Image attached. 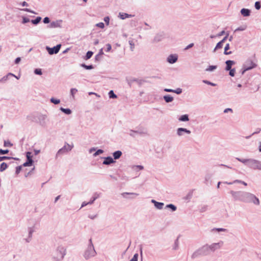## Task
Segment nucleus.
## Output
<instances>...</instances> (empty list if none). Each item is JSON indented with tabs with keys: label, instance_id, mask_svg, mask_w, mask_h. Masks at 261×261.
Masks as SVG:
<instances>
[{
	"label": "nucleus",
	"instance_id": "obj_1",
	"mask_svg": "<svg viewBox=\"0 0 261 261\" xmlns=\"http://www.w3.org/2000/svg\"><path fill=\"white\" fill-rule=\"evenodd\" d=\"M65 254V250L63 247H59L53 254L54 261L61 260Z\"/></svg>",
	"mask_w": 261,
	"mask_h": 261
},
{
	"label": "nucleus",
	"instance_id": "obj_2",
	"mask_svg": "<svg viewBox=\"0 0 261 261\" xmlns=\"http://www.w3.org/2000/svg\"><path fill=\"white\" fill-rule=\"evenodd\" d=\"M253 199L256 200V204L258 205L259 204V199L253 194L248 193H245L242 197L241 200L246 202H251Z\"/></svg>",
	"mask_w": 261,
	"mask_h": 261
},
{
	"label": "nucleus",
	"instance_id": "obj_3",
	"mask_svg": "<svg viewBox=\"0 0 261 261\" xmlns=\"http://www.w3.org/2000/svg\"><path fill=\"white\" fill-rule=\"evenodd\" d=\"M73 147L72 145H69V144H66L65 146L61 149H60L58 152V154H62L63 153H65L66 152H67L68 151H70L72 149Z\"/></svg>",
	"mask_w": 261,
	"mask_h": 261
},
{
	"label": "nucleus",
	"instance_id": "obj_4",
	"mask_svg": "<svg viewBox=\"0 0 261 261\" xmlns=\"http://www.w3.org/2000/svg\"><path fill=\"white\" fill-rule=\"evenodd\" d=\"M61 48V45H57L56 46L54 47L53 48H48L47 49L48 50V53L50 55H53L54 54H57L59 52L60 49Z\"/></svg>",
	"mask_w": 261,
	"mask_h": 261
},
{
	"label": "nucleus",
	"instance_id": "obj_5",
	"mask_svg": "<svg viewBox=\"0 0 261 261\" xmlns=\"http://www.w3.org/2000/svg\"><path fill=\"white\" fill-rule=\"evenodd\" d=\"M227 38V36H225L221 41L218 42L217 44L216 45V46L215 47L214 49V51H215L216 49L221 48L222 47L223 43L226 40Z\"/></svg>",
	"mask_w": 261,
	"mask_h": 261
},
{
	"label": "nucleus",
	"instance_id": "obj_6",
	"mask_svg": "<svg viewBox=\"0 0 261 261\" xmlns=\"http://www.w3.org/2000/svg\"><path fill=\"white\" fill-rule=\"evenodd\" d=\"M235 62L233 61L228 60L226 62V70H229L231 69V66L232 65L234 64Z\"/></svg>",
	"mask_w": 261,
	"mask_h": 261
},
{
	"label": "nucleus",
	"instance_id": "obj_7",
	"mask_svg": "<svg viewBox=\"0 0 261 261\" xmlns=\"http://www.w3.org/2000/svg\"><path fill=\"white\" fill-rule=\"evenodd\" d=\"M177 57L174 55H170L168 58V61L170 63H174L177 61Z\"/></svg>",
	"mask_w": 261,
	"mask_h": 261
},
{
	"label": "nucleus",
	"instance_id": "obj_8",
	"mask_svg": "<svg viewBox=\"0 0 261 261\" xmlns=\"http://www.w3.org/2000/svg\"><path fill=\"white\" fill-rule=\"evenodd\" d=\"M241 13L244 16H248L250 15V11L249 9L243 8L241 10Z\"/></svg>",
	"mask_w": 261,
	"mask_h": 261
},
{
	"label": "nucleus",
	"instance_id": "obj_9",
	"mask_svg": "<svg viewBox=\"0 0 261 261\" xmlns=\"http://www.w3.org/2000/svg\"><path fill=\"white\" fill-rule=\"evenodd\" d=\"M256 66V65L254 63L251 62L250 63V66L246 67L245 69L243 71L242 74H244L245 73V72L247 70L251 69L255 67Z\"/></svg>",
	"mask_w": 261,
	"mask_h": 261
},
{
	"label": "nucleus",
	"instance_id": "obj_10",
	"mask_svg": "<svg viewBox=\"0 0 261 261\" xmlns=\"http://www.w3.org/2000/svg\"><path fill=\"white\" fill-rule=\"evenodd\" d=\"M114 162V161L111 157H108L103 161V164L105 165H109V164H110L111 163H112Z\"/></svg>",
	"mask_w": 261,
	"mask_h": 261
},
{
	"label": "nucleus",
	"instance_id": "obj_11",
	"mask_svg": "<svg viewBox=\"0 0 261 261\" xmlns=\"http://www.w3.org/2000/svg\"><path fill=\"white\" fill-rule=\"evenodd\" d=\"M181 132H186L188 134H190L191 132L189 130H187L186 128H179L177 129V134L179 136L182 135Z\"/></svg>",
	"mask_w": 261,
	"mask_h": 261
},
{
	"label": "nucleus",
	"instance_id": "obj_12",
	"mask_svg": "<svg viewBox=\"0 0 261 261\" xmlns=\"http://www.w3.org/2000/svg\"><path fill=\"white\" fill-rule=\"evenodd\" d=\"M223 242H221V243H219L217 244H214L211 246V248L214 249V250L220 248L221 246L222 245Z\"/></svg>",
	"mask_w": 261,
	"mask_h": 261
},
{
	"label": "nucleus",
	"instance_id": "obj_13",
	"mask_svg": "<svg viewBox=\"0 0 261 261\" xmlns=\"http://www.w3.org/2000/svg\"><path fill=\"white\" fill-rule=\"evenodd\" d=\"M122 155V152L120 151H116L113 153V156L114 159H118Z\"/></svg>",
	"mask_w": 261,
	"mask_h": 261
},
{
	"label": "nucleus",
	"instance_id": "obj_14",
	"mask_svg": "<svg viewBox=\"0 0 261 261\" xmlns=\"http://www.w3.org/2000/svg\"><path fill=\"white\" fill-rule=\"evenodd\" d=\"M230 193L232 195V196H233L234 198H236V199H240V200H241V199L242 198V197L241 198H239V195L240 194V192H234L233 191H231L230 192Z\"/></svg>",
	"mask_w": 261,
	"mask_h": 261
},
{
	"label": "nucleus",
	"instance_id": "obj_15",
	"mask_svg": "<svg viewBox=\"0 0 261 261\" xmlns=\"http://www.w3.org/2000/svg\"><path fill=\"white\" fill-rule=\"evenodd\" d=\"M152 202H154L155 203V206L159 209H161L162 208L163 205H164V203H161V202H156L154 200H152Z\"/></svg>",
	"mask_w": 261,
	"mask_h": 261
},
{
	"label": "nucleus",
	"instance_id": "obj_16",
	"mask_svg": "<svg viewBox=\"0 0 261 261\" xmlns=\"http://www.w3.org/2000/svg\"><path fill=\"white\" fill-rule=\"evenodd\" d=\"M164 98L167 102H171L173 100V98L170 95L164 96Z\"/></svg>",
	"mask_w": 261,
	"mask_h": 261
},
{
	"label": "nucleus",
	"instance_id": "obj_17",
	"mask_svg": "<svg viewBox=\"0 0 261 261\" xmlns=\"http://www.w3.org/2000/svg\"><path fill=\"white\" fill-rule=\"evenodd\" d=\"M230 47H229V44H227L225 47V48H224V54L225 55H230L231 54V51H228V50L229 49Z\"/></svg>",
	"mask_w": 261,
	"mask_h": 261
},
{
	"label": "nucleus",
	"instance_id": "obj_18",
	"mask_svg": "<svg viewBox=\"0 0 261 261\" xmlns=\"http://www.w3.org/2000/svg\"><path fill=\"white\" fill-rule=\"evenodd\" d=\"M27 158L28 162H30L32 164L33 160H32V153L30 152H28L27 153Z\"/></svg>",
	"mask_w": 261,
	"mask_h": 261
},
{
	"label": "nucleus",
	"instance_id": "obj_19",
	"mask_svg": "<svg viewBox=\"0 0 261 261\" xmlns=\"http://www.w3.org/2000/svg\"><path fill=\"white\" fill-rule=\"evenodd\" d=\"M181 121H187L189 120L188 116L187 115H182L179 119Z\"/></svg>",
	"mask_w": 261,
	"mask_h": 261
},
{
	"label": "nucleus",
	"instance_id": "obj_20",
	"mask_svg": "<svg viewBox=\"0 0 261 261\" xmlns=\"http://www.w3.org/2000/svg\"><path fill=\"white\" fill-rule=\"evenodd\" d=\"M7 168V165L6 163L3 162L1 164L0 166V171L3 172Z\"/></svg>",
	"mask_w": 261,
	"mask_h": 261
},
{
	"label": "nucleus",
	"instance_id": "obj_21",
	"mask_svg": "<svg viewBox=\"0 0 261 261\" xmlns=\"http://www.w3.org/2000/svg\"><path fill=\"white\" fill-rule=\"evenodd\" d=\"M93 52L91 51H88L87 54L85 57L86 60L89 59L93 55Z\"/></svg>",
	"mask_w": 261,
	"mask_h": 261
},
{
	"label": "nucleus",
	"instance_id": "obj_22",
	"mask_svg": "<svg viewBox=\"0 0 261 261\" xmlns=\"http://www.w3.org/2000/svg\"><path fill=\"white\" fill-rule=\"evenodd\" d=\"M61 110L62 112H64L66 114H70L71 113V111L69 109H64L61 108Z\"/></svg>",
	"mask_w": 261,
	"mask_h": 261
},
{
	"label": "nucleus",
	"instance_id": "obj_23",
	"mask_svg": "<svg viewBox=\"0 0 261 261\" xmlns=\"http://www.w3.org/2000/svg\"><path fill=\"white\" fill-rule=\"evenodd\" d=\"M41 19L40 17H37L35 19L32 20V22L34 24H37L38 23Z\"/></svg>",
	"mask_w": 261,
	"mask_h": 261
},
{
	"label": "nucleus",
	"instance_id": "obj_24",
	"mask_svg": "<svg viewBox=\"0 0 261 261\" xmlns=\"http://www.w3.org/2000/svg\"><path fill=\"white\" fill-rule=\"evenodd\" d=\"M109 97L110 98H116L117 97V96L116 95H115L113 92V91L111 90L109 92Z\"/></svg>",
	"mask_w": 261,
	"mask_h": 261
},
{
	"label": "nucleus",
	"instance_id": "obj_25",
	"mask_svg": "<svg viewBox=\"0 0 261 261\" xmlns=\"http://www.w3.org/2000/svg\"><path fill=\"white\" fill-rule=\"evenodd\" d=\"M120 17L122 19H124L128 17L129 15L126 13H120L119 14Z\"/></svg>",
	"mask_w": 261,
	"mask_h": 261
},
{
	"label": "nucleus",
	"instance_id": "obj_26",
	"mask_svg": "<svg viewBox=\"0 0 261 261\" xmlns=\"http://www.w3.org/2000/svg\"><path fill=\"white\" fill-rule=\"evenodd\" d=\"M216 68H217V66H213V65L210 66L206 69V71H213V70H215Z\"/></svg>",
	"mask_w": 261,
	"mask_h": 261
},
{
	"label": "nucleus",
	"instance_id": "obj_27",
	"mask_svg": "<svg viewBox=\"0 0 261 261\" xmlns=\"http://www.w3.org/2000/svg\"><path fill=\"white\" fill-rule=\"evenodd\" d=\"M50 101L51 102L56 105L59 103L60 101L59 99H56L54 98H51Z\"/></svg>",
	"mask_w": 261,
	"mask_h": 261
},
{
	"label": "nucleus",
	"instance_id": "obj_28",
	"mask_svg": "<svg viewBox=\"0 0 261 261\" xmlns=\"http://www.w3.org/2000/svg\"><path fill=\"white\" fill-rule=\"evenodd\" d=\"M167 207L171 208L173 211H174L176 210V207L175 206L172 204H170L167 205Z\"/></svg>",
	"mask_w": 261,
	"mask_h": 261
},
{
	"label": "nucleus",
	"instance_id": "obj_29",
	"mask_svg": "<svg viewBox=\"0 0 261 261\" xmlns=\"http://www.w3.org/2000/svg\"><path fill=\"white\" fill-rule=\"evenodd\" d=\"M138 254L136 253L134 255L133 257L129 261H138Z\"/></svg>",
	"mask_w": 261,
	"mask_h": 261
},
{
	"label": "nucleus",
	"instance_id": "obj_30",
	"mask_svg": "<svg viewBox=\"0 0 261 261\" xmlns=\"http://www.w3.org/2000/svg\"><path fill=\"white\" fill-rule=\"evenodd\" d=\"M255 7L257 10H259L260 8V4L259 2H256L255 3Z\"/></svg>",
	"mask_w": 261,
	"mask_h": 261
},
{
	"label": "nucleus",
	"instance_id": "obj_31",
	"mask_svg": "<svg viewBox=\"0 0 261 261\" xmlns=\"http://www.w3.org/2000/svg\"><path fill=\"white\" fill-rule=\"evenodd\" d=\"M229 70V75L231 76H233L235 74L236 70L234 69H231Z\"/></svg>",
	"mask_w": 261,
	"mask_h": 261
},
{
	"label": "nucleus",
	"instance_id": "obj_32",
	"mask_svg": "<svg viewBox=\"0 0 261 261\" xmlns=\"http://www.w3.org/2000/svg\"><path fill=\"white\" fill-rule=\"evenodd\" d=\"M12 146L11 143L9 141H4V146L5 147H10Z\"/></svg>",
	"mask_w": 261,
	"mask_h": 261
},
{
	"label": "nucleus",
	"instance_id": "obj_33",
	"mask_svg": "<svg viewBox=\"0 0 261 261\" xmlns=\"http://www.w3.org/2000/svg\"><path fill=\"white\" fill-rule=\"evenodd\" d=\"M77 90L76 89L73 88L71 89L70 92L73 97H74V95L77 92Z\"/></svg>",
	"mask_w": 261,
	"mask_h": 261
},
{
	"label": "nucleus",
	"instance_id": "obj_34",
	"mask_svg": "<svg viewBox=\"0 0 261 261\" xmlns=\"http://www.w3.org/2000/svg\"><path fill=\"white\" fill-rule=\"evenodd\" d=\"M21 166H17L16 168V174H18L20 171L21 170Z\"/></svg>",
	"mask_w": 261,
	"mask_h": 261
},
{
	"label": "nucleus",
	"instance_id": "obj_35",
	"mask_svg": "<svg viewBox=\"0 0 261 261\" xmlns=\"http://www.w3.org/2000/svg\"><path fill=\"white\" fill-rule=\"evenodd\" d=\"M35 73L36 74H38V75H41L42 74V71H41V70L40 69H36L35 70Z\"/></svg>",
	"mask_w": 261,
	"mask_h": 261
},
{
	"label": "nucleus",
	"instance_id": "obj_36",
	"mask_svg": "<svg viewBox=\"0 0 261 261\" xmlns=\"http://www.w3.org/2000/svg\"><path fill=\"white\" fill-rule=\"evenodd\" d=\"M96 26L101 29H103L105 27V25L103 22H99V23L96 24Z\"/></svg>",
	"mask_w": 261,
	"mask_h": 261
},
{
	"label": "nucleus",
	"instance_id": "obj_37",
	"mask_svg": "<svg viewBox=\"0 0 261 261\" xmlns=\"http://www.w3.org/2000/svg\"><path fill=\"white\" fill-rule=\"evenodd\" d=\"M9 152L8 150H3L0 149V154H5L8 153Z\"/></svg>",
	"mask_w": 261,
	"mask_h": 261
},
{
	"label": "nucleus",
	"instance_id": "obj_38",
	"mask_svg": "<svg viewBox=\"0 0 261 261\" xmlns=\"http://www.w3.org/2000/svg\"><path fill=\"white\" fill-rule=\"evenodd\" d=\"M106 46H107V50L106 51H108V52L110 51L111 50V48H112L111 44H107L106 45Z\"/></svg>",
	"mask_w": 261,
	"mask_h": 261
},
{
	"label": "nucleus",
	"instance_id": "obj_39",
	"mask_svg": "<svg viewBox=\"0 0 261 261\" xmlns=\"http://www.w3.org/2000/svg\"><path fill=\"white\" fill-rule=\"evenodd\" d=\"M103 152V150H101V149H98L95 153H94V155H98L99 154H101Z\"/></svg>",
	"mask_w": 261,
	"mask_h": 261
},
{
	"label": "nucleus",
	"instance_id": "obj_40",
	"mask_svg": "<svg viewBox=\"0 0 261 261\" xmlns=\"http://www.w3.org/2000/svg\"><path fill=\"white\" fill-rule=\"evenodd\" d=\"M43 22L45 23H47L49 22V19L48 17H45L43 19Z\"/></svg>",
	"mask_w": 261,
	"mask_h": 261
},
{
	"label": "nucleus",
	"instance_id": "obj_41",
	"mask_svg": "<svg viewBox=\"0 0 261 261\" xmlns=\"http://www.w3.org/2000/svg\"><path fill=\"white\" fill-rule=\"evenodd\" d=\"M32 163H30V162H26L25 163H24L23 164V166H24V167H26V166H31L32 165Z\"/></svg>",
	"mask_w": 261,
	"mask_h": 261
},
{
	"label": "nucleus",
	"instance_id": "obj_42",
	"mask_svg": "<svg viewBox=\"0 0 261 261\" xmlns=\"http://www.w3.org/2000/svg\"><path fill=\"white\" fill-rule=\"evenodd\" d=\"M29 21H30V20H29V18H26V17H24V18H23V21H22V22H23V23H27V22H29Z\"/></svg>",
	"mask_w": 261,
	"mask_h": 261
},
{
	"label": "nucleus",
	"instance_id": "obj_43",
	"mask_svg": "<svg viewBox=\"0 0 261 261\" xmlns=\"http://www.w3.org/2000/svg\"><path fill=\"white\" fill-rule=\"evenodd\" d=\"M181 91H181V89L178 88V89H176V90H175V91L174 90V91H173V92H175V93H177V94H180V93H181Z\"/></svg>",
	"mask_w": 261,
	"mask_h": 261
},
{
	"label": "nucleus",
	"instance_id": "obj_44",
	"mask_svg": "<svg viewBox=\"0 0 261 261\" xmlns=\"http://www.w3.org/2000/svg\"><path fill=\"white\" fill-rule=\"evenodd\" d=\"M104 20L107 23V25H108L109 23V17H106L104 18Z\"/></svg>",
	"mask_w": 261,
	"mask_h": 261
},
{
	"label": "nucleus",
	"instance_id": "obj_45",
	"mask_svg": "<svg viewBox=\"0 0 261 261\" xmlns=\"http://www.w3.org/2000/svg\"><path fill=\"white\" fill-rule=\"evenodd\" d=\"M83 66L84 67H85L86 69H91L92 68V65L87 66V65H83Z\"/></svg>",
	"mask_w": 261,
	"mask_h": 261
},
{
	"label": "nucleus",
	"instance_id": "obj_46",
	"mask_svg": "<svg viewBox=\"0 0 261 261\" xmlns=\"http://www.w3.org/2000/svg\"><path fill=\"white\" fill-rule=\"evenodd\" d=\"M20 60H21L20 58L18 57V58H17L15 59V63L16 64H18V63H19V62L20 61Z\"/></svg>",
	"mask_w": 261,
	"mask_h": 261
},
{
	"label": "nucleus",
	"instance_id": "obj_47",
	"mask_svg": "<svg viewBox=\"0 0 261 261\" xmlns=\"http://www.w3.org/2000/svg\"><path fill=\"white\" fill-rule=\"evenodd\" d=\"M194 45V44L193 43H191L189 45H188L186 48H185V49H188L192 47H193Z\"/></svg>",
	"mask_w": 261,
	"mask_h": 261
},
{
	"label": "nucleus",
	"instance_id": "obj_48",
	"mask_svg": "<svg viewBox=\"0 0 261 261\" xmlns=\"http://www.w3.org/2000/svg\"><path fill=\"white\" fill-rule=\"evenodd\" d=\"M204 82L207 84H209V85H212V86H215V84H213L210 82H208V81H204Z\"/></svg>",
	"mask_w": 261,
	"mask_h": 261
},
{
	"label": "nucleus",
	"instance_id": "obj_49",
	"mask_svg": "<svg viewBox=\"0 0 261 261\" xmlns=\"http://www.w3.org/2000/svg\"><path fill=\"white\" fill-rule=\"evenodd\" d=\"M228 111L232 112V110H231V109H229V108H228V109H226L224 110V113H227V112H228Z\"/></svg>",
	"mask_w": 261,
	"mask_h": 261
},
{
	"label": "nucleus",
	"instance_id": "obj_50",
	"mask_svg": "<svg viewBox=\"0 0 261 261\" xmlns=\"http://www.w3.org/2000/svg\"><path fill=\"white\" fill-rule=\"evenodd\" d=\"M102 54H103V52H102V49H101L100 50V52H99V55H97V56H96V59H97V58H98V56H99V55H102Z\"/></svg>",
	"mask_w": 261,
	"mask_h": 261
},
{
	"label": "nucleus",
	"instance_id": "obj_51",
	"mask_svg": "<svg viewBox=\"0 0 261 261\" xmlns=\"http://www.w3.org/2000/svg\"><path fill=\"white\" fill-rule=\"evenodd\" d=\"M225 33V31H223L222 32H221L218 35V36H221L222 35H223Z\"/></svg>",
	"mask_w": 261,
	"mask_h": 261
},
{
	"label": "nucleus",
	"instance_id": "obj_52",
	"mask_svg": "<svg viewBox=\"0 0 261 261\" xmlns=\"http://www.w3.org/2000/svg\"><path fill=\"white\" fill-rule=\"evenodd\" d=\"M165 91L166 92H173L174 91V90H173L172 89H165Z\"/></svg>",
	"mask_w": 261,
	"mask_h": 261
},
{
	"label": "nucleus",
	"instance_id": "obj_53",
	"mask_svg": "<svg viewBox=\"0 0 261 261\" xmlns=\"http://www.w3.org/2000/svg\"><path fill=\"white\" fill-rule=\"evenodd\" d=\"M24 10L27 11V12H31V13H34V12L30 10L29 9H24Z\"/></svg>",
	"mask_w": 261,
	"mask_h": 261
},
{
	"label": "nucleus",
	"instance_id": "obj_54",
	"mask_svg": "<svg viewBox=\"0 0 261 261\" xmlns=\"http://www.w3.org/2000/svg\"><path fill=\"white\" fill-rule=\"evenodd\" d=\"M7 159V157H6V156L0 157V161L3 160L4 159Z\"/></svg>",
	"mask_w": 261,
	"mask_h": 261
},
{
	"label": "nucleus",
	"instance_id": "obj_55",
	"mask_svg": "<svg viewBox=\"0 0 261 261\" xmlns=\"http://www.w3.org/2000/svg\"><path fill=\"white\" fill-rule=\"evenodd\" d=\"M22 6H28V4H27V2H23L22 3Z\"/></svg>",
	"mask_w": 261,
	"mask_h": 261
},
{
	"label": "nucleus",
	"instance_id": "obj_56",
	"mask_svg": "<svg viewBox=\"0 0 261 261\" xmlns=\"http://www.w3.org/2000/svg\"><path fill=\"white\" fill-rule=\"evenodd\" d=\"M217 230L218 231H224L225 229H223V228H218L217 229Z\"/></svg>",
	"mask_w": 261,
	"mask_h": 261
},
{
	"label": "nucleus",
	"instance_id": "obj_57",
	"mask_svg": "<svg viewBox=\"0 0 261 261\" xmlns=\"http://www.w3.org/2000/svg\"><path fill=\"white\" fill-rule=\"evenodd\" d=\"M239 182H240V183H241V184H243L245 186H247V184L245 182H244V181H239Z\"/></svg>",
	"mask_w": 261,
	"mask_h": 261
},
{
	"label": "nucleus",
	"instance_id": "obj_58",
	"mask_svg": "<svg viewBox=\"0 0 261 261\" xmlns=\"http://www.w3.org/2000/svg\"><path fill=\"white\" fill-rule=\"evenodd\" d=\"M60 198V196H57L56 198V199H55V202H56Z\"/></svg>",
	"mask_w": 261,
	"mask_h": 261
},
{
	"label": "nucleus",
	"instance_id": "obj_59",
	"mask_svg": "<svg viewBox=\"0 0 261 261\" xmlns=\"http://www.w3.org/2000/svg\"><path fill=\"white\" fill-rule=\"evenodd\" d=\"M256 201L255 199H253L251 202H253V203H254V204H256Z\"/></svg>",
	"mask_w": 261,
	"mask_h": 261
},
{
	"label": "nucleus",
	"instance_id": "obj_60",
	"mask_svg": "<svg viewBox=\"0 0 261 261\" xmlns=\"http://www.w3.org/2000/svg\"><path fill=\"white\" fill-rule=\"evenodd\" d=\"M239 181H241V180H235L234 182H239V183H240V182H239Z\"/></svg>",
	"mask_w": 261,
	"mask_h": 261
},
{
	"label": "nucleus",
	"instance_id": "obj_61",
	"mask_svg": "<svg viewBox=\"0 0 261 261\" xmlns=\"http://www.w3.org/2000/svg\"><path fill=\"white\" fill-rule=\"evenodd\" d=\"M86 204H87L86 203H83L82 204V206L83 207V206H84L86 205Z\"/></svg>",
	"mask_w": 261,
	"mask_h": 261
},
{
	"label": "nucleus",
	"instance_id": "obj_62",
	"mask_svg": "<svg viewBox=\"0 0 261 261\" xmlns=\"http://www.w3.org/2000/svg\"><path fill=\"white\" fill-rule=\"evenodd\" d=\"M259 151L261 152V145L259 146Z\"/></svg>",
	"mask_w": 261,
	"mask_h": 261
},
{
	"label": "nucleus",
	"instance_id": "obj_63",
	"mask_svg": "<svg viewBox=\"0 0 261 261\" xmlns=\"http://www.w3.org/2000/svg\"><path fill=\"white\" fill-rule=\"evenodd\" d=\"M85 255H86V256L88 257V255H87V252L85 253Z\"/></svg>",
	"mask_w": 261,
	"mask_h": 261
},
{
	"label": "nucleus",
	"instance_id": "obj_64",
	"mask_svg": "<svg viewBox=\"0 0 261 261\" xmlns=\"http://www.w3.org/2000/svg\"><path fill=\"white\" fill-rule=\"evenodd\" d=\"M259 169H261V165H260L259 167H258Z\"/></svg>",
	"mask_w": 261,
	"mask_h": 261
}]
</instances>
